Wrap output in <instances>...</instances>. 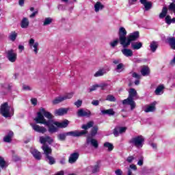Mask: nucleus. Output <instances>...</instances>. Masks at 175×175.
Masks as SVG:
<instances>
[{
  "label": "nucleus",
  "mask_w": 175,
  "mask_h": 175,
  "mask_svg": "<svg viewBox=\"0 0 175 175\" xmlns=\"http://www.w3.org/2000/svg\"><path fill=\"white\" fill-rule=\"evenodd\" d=\"M9 166V164L6 163V161H5V159L0 156V167L1 169H5Z\"/></svg>",
  "instance_id": "obj_30"
},
{
  "label": "nucleus",
  "mask_w": 175,
  "mask_h": 175,
  "mask_svg": "<svg viewBox=\"0 0 175 175\" xmlns=\"http://www.w3.org/2000/svg\"><path fill=\"white\" fill-rule=\"evenodd\" d=\"M74 105L75 106H77V107H81V105H83V100H78L77 101H76Z\"/></svg>",
  "instance_id": "obj_50"
},
{
  "label": "nucleus",
  "mask_w": 175,
  "mask_h": 175,
  "mask_svg": "<svg viewBox=\"0 0 175 175\" xmlns=\"http://www.w3.org/2000/svg\"><path fill=\"white\" fill-rule=\"evenodd\" d=\"M129 143L132 146H135L137 148H139V147H143V144H144V137L142 135H138L131 138L129 141Z\"/></svg>",
  "instance_id": "obj_5"
},
{
  "label": "nucleus",
  "mask_w": 175,
  "mask_h": 175,
  "mask_svg": "<svg viewBox=\"0 0 175 175\" xmlns=\"http://www.w3.org/2000/svg\"><path fill=\"white\" fill-rule=\"evenodd\" d=\"M53 23V18H50V17H48V18H46L44 21V23H43V25L44 26H46V25H50L51 23Z\"/></svg>",
  "instance_id": "obj_41"
},
{
  "label": "nucleus",
  "mask_w": 175,
  "mask_h": 175,
  "mask_svg": "<svg viewBox=\"0 0 175 175\" xmlns=\"http://www.w3.org/2000/svg\"><path fill=\"white\" fill-rule=\"evenodd\" d=\"M12 113H10V107H9V103H4L1 105L0 113L5 118H10L14 114V109H11Z\"/></svg>",
  "instance_id": "obj_3"
},
{
  "label": "nucleus",
  "mask_w": 175,
  "mask_h": 175,
  "mask_svg": "<svg viewBox=\"0 0 175 175\" xmlns=\"http://www.w3.org/2000/svg\"><path fill=\"white\" fill-rule=\"evenodd\" d=\"M23 88L25 91H31V88L29 85H23Z\"/></svg>",
  "instance_id": "obj_59"
},
{
  "label": "nucleus",
  "mask_w": 175,
  "mask_h": 175,
  "mask_svg": "<svg viewBox=\"0 0 175 175\" xmlns=\"http://www.w3.org/2000/svg\"><path fill=\"white\" fill-rule=\"evenodd\" d=\"M118 43H120V40L118 38L114 40L113 42H110V46L113 48L116 47V46L118 45Z\"/></svg>",
  "instance_id": "obj_43"
},
{
  "label": "nucleus",
  "mask_w": 175,
  "mask_h": 175,
  "mask_svg": "<svg viewBox=\"0 0 175 175\" xmlns=\"http://www.w3.org/2000/svg\"><path fill=\"white\" fill-rule=\"evenodd\" d=\"M42 150L44 151L45 157H49V155H51L53 152V150L47 144L42 145Z\"/></svg>",
  "instance_id": "obj_15"
},
{
  "label": "nucleus",
  "mask_w": 175,
  "mask_h": 175,
  "mask_svg": "<svg viewBox=\"0 0 175 175\" xmlns=\"http://www.w3.org/2000/svg\"><path fill=\"white\" fill-rule=\"evenodd\" d=\"M36 14H38V11H36L34 12H33L31 14L29 15L30 18H33V17H35V16H36Z\"/></svg>",
  "instance_id": "obj_62"
},
{
  "label": "nucleus",
  "mask_w": 175,
  "mask_h": 175,
  "mask_svg": "<svg viewBox=\"0 0 175 175\" xmlns=\"http://www.w3.org/2000/svg\"><path fill=\"white\" fill-rule=\"evenodd\" d=\"M100 169V166H99V163H96V165L92 167V173H98Z\"/></svg>",
  "instance_id": "obj_39"
},
{
  "label": "nucleus",
  "mask_w": 175,
  "mask_h": 175,
  "mask_svg": "<svg viewBox=\"0 0 175 175\" xmlns=\"http://www.w3.org/2000/svg\"><path fill=\"white\" fill-rule=\"evenodd\" d=\"M164 89L165 86H163V85H160L156 88L154 94L156 95H161V93L162 92V91H163Z\"/></svg>",
  "instance_id": "obj_33"
},
{
  "label": "nucleus",
  "mask_w": 175,
  "mask_h": 175,
  "mask_svg": "<svg viewBox=\"0 0 175 175\" xmlns=\"http://www.w3.org/2000/svg\"><path fill=\"white\" fill-rule=\"evenodd\" d=\"M101 113L103 115L107 114L108 116H114L116 114V112L113 109H109L102 110Z\"/></svg>",
  "instance_id": "obj_28"
},
{
  "label": "nucleus",
  "mask_w": 175,
  "mask_h": 175,
  "mask_svg": "<svg viewBox=\"0 0 175 175\" xmlns=\"http://www.w3.org/2000/svg\"><path fill=\"white\" fill-rule=\"evenodd\" d=\"M158 42L156 41H152L150 44V51H152V53H155V51H157V49H158Z\"/></svg>",
  "instance_id": "obj_29"
},
{
  "label": "nucleus",
  "mask_w": 175,
  "mask_h": 175,
  "mask_svg": "<svg viewBox=\"0 0 175 175\" xmlns=\"http://www.w3.org/2000/svg\"><path fill=\"white\" fill-rule=\"evenodd\" d=\"M169 10H172L173 12H175V3H172L169 5Z\"/></svg>",
  "instance_id": "obj_53"
},
{
  "label": "nucleus",
  "mask_w": 175,
  "mask_h": 175,
  "mask_svg": "<svg viewBox=\"0 0 175 175\" xmlns=\"http://www.w3.org/2000/svg\"><path fill=\"white\" fill-rule=\"evenodd\" d=\"M53 125H55L57 128H68L69 125V120H64L63 122H53Z\"/></svg>",
  "instance_id": "obj_13"
},
{
  "label": "nucleus",
  "mask_w": 175,
  "mask_h": 175,
  "mask_svg": "<svg viewBox=\"0 0 175 175\" xmlns=\"http://www.w3.org/2000/svg\"><path fill=\"white\" fill-rule=\"evenodd\" d=\"M135 159V157L133 156H129L127 157L126 161L129 162V163H132V161Z\"/></svg>",
  "instance_id": "obj_54"
},
{
  "label": "nucleus",
  "mask_w": 175,
  "mask_h": 175,
  "mask_svg": "<svg viewBox=\"0 0 175 175\" xmlns=\"http://www.w3.org/2000/svg\"><path fill=\"white\" fill-rule=\"evenodd\" d=\"M139 38H140V33L139 32V31H136L130 33L126 37V40L124 42L123 47L124 49H126V47H128L129 46H131V43H132V42L136 41V40L139 39Z\"/></svg>",
  "instance_id": "obj_4"
},
{
  "label": "nucleus",
  "mask_w": 175,
  "mask_h": 175,
  "mask_svg": "<svg viewBox=\"0 0 175 175\" xmlns=\"http://www.w3.org/2000/svg\"><path fill=\"white\" fill-rule=\"evenodd\" d=\"M167 14V7H163L161 13L159 14V18H165Z\"/></svg>",
  "instance_id": "obj_34"
},
{
  "label": "nucleus",
  "mask_w": 175,
  "mask_h": 175,
  "mask_svg": "<svg viewBox=\"0 0 175 175\" xmlns=\"http://www.w3.org/2000/svg\"><path fill=\"white\" fill-rule=\"evenodd\" d=\"M96 88H99V85H94L92 86V88L89 89V91L90 92H92V91H96Z\"/></svg>",
  "instance_id": "obj_51"
},
{
  "label": "nucleus",
  "mask_w": 175,
  "mask_h": 175,
  "mask_svg": "<svg viewBox=\"0 0 175 175\" xmlns=\"http://www.w3.org/2000/svg\"><path fill=\"white\" fill-rule=\"evenodd\" d=\"M116 175H122V170L118 169L115 171Z\"/></svg>",
  "instance_id": "obj_60"
},
{
  "label": "nucleus",
  "mask_w": 175,
  "mask_h": 175,
  "mask_svg": "<svg viewBox=\"0 0 175 175\" xmlns=\"http://www.w3.org/2000/svg\"><path fill=\"white\" fill-rule=\"evenodd\" d=\"M46 159H48L49 165H54L55 163V159L51 156L45 157Z\"/></svg>",
  "instance_id": "obj_37"
},
{
  "label": "nucleus",
  "mask_w": 175,
  "mask_h": 175,
  "mask_svg": "<svg viewBox=\"0 0 175 175\" xmlns=\"http://www.w3.org/2000/svg\"><path fill=\"white\" fill-rule=\"evenodd\" d=\"M25 0H18V5L19 6H24V3Z\"/></svg>",
  "instance_id": "obj_63"
},
{
  "label": "nucleus",
  "mask_w": 175,
  "mask_h": 175,
  "mask_svg": "<svg viewBox=\"0 0 175 175\" xmlns=\"http://www.w3.org/2000/svg\"><path fill=\"white\" fill-rule=\"evenodd\" d=\"M77 115L78 117H87L88 118H90V117L92 116V113L91 111L88 109L84 110V109H80L77 111Z\"/></svg>",
  "instance_id": "obj_10"
},
{
  "label": "nucleus",
  "mask_w": 175,
  "mask_h": 175,
  "mask_svg": "<svg viewBox=\"0 0 175 175\" xmlns=\"http://www.w3.org/2000/svg\"><path fill=\"white\" fill-rule=\"evenodd\" d=\"M66 136H68V133H59L57 135V139L60 140V142H65L66 140Z\"/></svg>",
  "instance_id": "obj_32"
},
{
  "label": "nucleus",
  "mask_w": 175,
  "mask_h": 175,
  "mask_svg": "<svg viewBox=\"0 0 175 175\" xmlns=\"http://www.w3.org/2000/svg\"><path fill=\"white\" fill-rule=\"evenodd\" d=\"M92 105H93V106H99V100H93L92 101Z\"/></svg>",
  "instance_id": "obj_55"
},
{
  "label": "nucleus",
  "mask_w": 175,
  "mask_h": 175,
  "mask_svg": "<svg viewBox=\"0 0 175 175\" xmlns=\"http://www.w3.org/2000/svg\"><path fill=\"white\" fill-rule=\"evenodd\" d=\"M63 98L64 100H66V99H72V98H73V93H68L66 96H64Z\"/></svg>",
  "instance_id": "obj_47"
},
{
  "label": "nucleus",
  "mask_w": 175,
  "mask_h": 175,
  "mask_svg": "<svg viewBox=\"0 0 175 175\" xmlns=\"http://www.w3.org/2000/svg\"><path fill=\"white\" fill-rule=\"evenodd\" d=\"M40 143H41V144H43V146H44V144H46V143H47V136L40 137Z\"/></svg>",
  "instance_id": "obj_44"
},
{
  "label": "nucleus",
  "mask_w": 175,
  "mask_h": 175,
  "mask_svg": "<svg viewBox=\"0 0 175 175\" xmlns=\"http://www.w3.org/2000/svg\"><path fill=\"white\" fill-rule=\"evenodd\" d=\"M128 128L125 126H116L113 129V134L115 136V137H118L120 136V134L125 133L126 132V130Z\"/></svg>",
  "instance_id": "obj_7"
},
{
  "label": "nucleus",
  "mask_w": 175,
  "mask_h": 175,
  "mask_svg": "<svg viewBox=\"0 0 175 175\" xmlns=\"http://www.w3.org/2000/svg\"><path fill=\"white\" fill-rule=\"evenodd\" d=\"M94 126V122L90 121L86 124H83L81 126V129H84L83 131H85L87 133H88V129L90 128H92Z\"/></svg>",
  "instance_id": "obj_23"
},
{
  "label": "nucleus",
  "mask_w": 175,
  "mask_h": 175,
  "mask_svg": "<svg viewBox=\"0 0 175 175\" xmlns=\"http://www.w3.org/2000/svg\"><path fill=\"white\" fill-rule=\"evenodd\" d=\"M165 21L168 25H170V24H172V17L170 16V15H167L165 16Z\"/></svg>",
  "instance_id": "obj_46"
},
{
  "label": "nucleus",
  "mask_w": 175,
  "mask_h": 175,
  "mask_svg": "<svg viewBox=\"0 0 175 175\" xmlns=\"http://www.w3.org/2000/svg\"><path fill=\"white\" fill-rule=\"evenodd\" d=\"M122 53L123 55H125V57H132V55H133V51L129 49L124 48L122 49Z\"/></svg>",
  "instance_id": "obj_25"
},
{
  "label": "nucleus",
  "mask_w": 175,
  "mask_h": 175,
  "mask_svg": "<svg viewBox=\"0 0 175 175\" xmlns=\"http://www.w3.org/2000/svg\"><path fill=\"white\" fill-rule=\"evenodd\" d=\"M157 105V101H154L146 107L144 109L145 113H152L156 110L155 106Z\"/></svg>",
  "instance_id": "obj_16"
},
{
  "label": "nucleus",
  "mask_w": 175,
  "mask_h": 175,
  "mask_svg": "<svg viewBox=\"0 0 175 175\" xmlns=\"http://www.w3.org/2000/svg\"><path fill=\"white\" fill-rule=\"evenodd\" d=\"M84 135H87L86 131H74L67 132V136H72V137H80L81 136H84Z\"/></svg>",
  "instance_id": "obj_9"
},
{
  "label": "nucleus",
  "mask_w": 175,
  "mask_h": 175,
  "mask_svg": "<svg viewBox=\"0 0 175 175\" xmlns=\"http://www.w3.org/2000/svg\"><path fill=\"white\" fill-rule=\"evenodd\" d=\"M46 142L49 143V144H51V143L54 142V139H53V138H51L50 136H46Z\"/></svg>",
  "instance_id": "obj_52"
},
{
  "label": "nucleus",
  "mask_w": 175,
  "mask_h": 175,
  "mask_svg": "<svg viewBox=\"0 0 175 175\" xmlns=\"http://www.w3.org/2000/svg\"><path fill=\"white\" fill-rule=\"evenodd\" d=\"M145 10L148 11L151 8H152V3L151 1H148L144 4Z\"/></svg>",
  "instance_id": "obj_38"
},
{
  "label": "nucleus",
  "mask_w": 175,
  "mask_h": 175,
  "mask_svg": "<svg viewBox=\"0 0 175 175\" xmlns=\"http://www.w3.org/2000/svg\"><path fill=\"white\" fill-rule=\"evenodd\" d=\"M79 157H80V154H79V152L72 153L68 158V163L71 164L75 163L79 159Z\"/></svg>",
  "instance_id": "obj_12"
},
{
  "label": "nucleus",
  "mask_w": 175,
  "mask_h": 175,
  "mask_svg": "<svg viewBox=\"0 0 175 175\" xmlns=\"http://www.w3.org/2000/svg\"><path fill=\"white\" fill-rule=\"evenodd\" d=\"M33 131L36 132H38V133H46L47 132V129L44 126H40L38 124H31Z\"/></svg>",
  "instance_id": "obj_11"
},
{
  "label": "nucleus",
  "mask_w": 175,
  "mask_h": 175,
  "mask_svg": "<svg viewBox=\"0 0 175 175\" xmlns=\"http://www.w3.org/2000/svg\"><path fill=\"white\" fill-rule=\"evenodd\" d=\"M125 69V66L124 64L120 63L117 65L116 70H120V72H122Z\"/></svg>",
  "instance_id": "obj_42"
},
{
  "label": "nucleus",
  "mask_w": 175,
  "mask_h": 175,
  "mask_svg": "<svg viewBox=\"0 0 175 175\" xmlns=\"http://www.w3.org/2000/svg\"><path fill=\"white\" fill-rule=\"evenodd\" d=\"M105 100H108L109 102H116L117 99L116 98V97H114V96L109 94L107 96Z\"/></svg>",
  "instance_id": "obj_40"
},
{
  "label": "nucleus",
  "mask_w": 175,
  "mask_h": 175,
  "mask_svg": "<svg viewBox=\"0 0 175 175\" xmlns=\"http://www.w3.org/2000/svg\"><path fill=\"white\" fill-rule=\"evenodd\" d=\"M135 96H137V92L135 88H130L129 96L127 98L122 100V105L131 106V110H133L136 107V103L133 100Z\"/></svg>",
  "instance_id": "obj_2"
},
{
  "label": "nucleus",
  "mask_w": 175,
  "mask_h": 175,
  "mask_svg": "<svg viewBox=\"0 0 175 175\" xmlns=\"http://www.w3.org/2000/svg\"><path fill=\"white\" fill-rule=\"evenodd\" d=\"M7 58L10 62H16L17 59V53H14V50L10 49L7 51Z\"/></svg>",
  "instance_id": "obj_8"
},
{
  "label": "nucleus",
  "mask_w": 175,
  "mask_h": 175,
  "mask_svg": "<svg viewBox=\"0 0 175 175\" xmlns=\"http://www.w3.org/2000/svg\"><path fill=\"white\" fill-rule=\"evenodd\" d=\"M104 8H105V5H103V3H100V1H97L94 5V10L96 13H98L99 10H102Z\"/></svg>",
  "instance_id": "obj_26"
},
{
  "label": "nucleus",
  "mask_w": 175,
  "mask_h": 175,
  "mask_svg": "<svg viewBox=\"0 0 175 175\" xmlns=\"http://www.w3.org/2000/svg\"><path fill=\"white\" fill-rule=\"evenodd\" d=\"M65 98L63 96H57L53 101V105H58V103H61V102H64Z\"/></svg>",
  "instance_id": "obj_31"
},
{
  "label": "nucleus",
  "mask_w": 175,
  "mask_h": 175,
  "mask_svg": "<svg viewBox=\"0 0 175 175\" xmlns=\"http://www.w3.org/2000/svg\"><path fill=\"white\" fill-rule=\"evenodd\" d=\"M126 29H125L124 27H121L119 29L118 31V36H119V40L120 44H122V46H124L125 44V42H126Z\"/></svg>",
  "instance_id": "obj_6"
},
{
  "label": "nucleus",
  "mask_w": 175,
  "mask_h": 175,
  "mask_svg": "<svg viewBox=\"0 0 175 175\" xmlns=\"http://www.w3.org/2000/svg\"><path fill=\"white\" fill-rule=\"evenodd\" d=\"M150 67L148 66H143L141 69V74L143 76H148L150 75Z\"/></svg>",
  "instance_id": "obj_22"
},
{
  "label": "nucleus",
  "mask_w": 175,
  "mask_h": 175,
  "mask_svg": "<svg viewBox=\"0 0 175 175\" xmlns=\"http://www.w3.org/2000/svg\"><path fill=\"white\" fill-rule=\"evenodd\" d=\"M54 116L51 113L46 111L43 107L40 109V111L37 113V117L34 119L36 124H43L48 126V131L49 133H55L58 132V127H55L53 124Z\"/></svg>",
  "instance_id": "obj_1"
},
{
  "label": "nucleus",
  "mask_w": 175,
  "mask_h": 175,
  "mask_svg": "<svg viewBox=\"0 0 175 175\" xmlns=\"http://www.w3.org/2000/svg\"><path fill=\"white\" fill-rule=\"evenodd\" d=\"M30 152L36 161H40L42 159V153L37 149H31Z\"/></svg>",
  "instance_id": "obj_14"
},
{
  "label": "nucleus",
  "mask_w": 175,
  "mask_h": 175,
  "mask_svg": "<svg viewBox=\"0 0 175 175\" xmlns=\"http://www.w3.org/2000/svg\"><path fill=\"white\" fill-rule=\"evenodd\" d=\"M29 44L30 47H32V46H33V44H35V40H33V38H31L29 41Z\"/></svg>",
  "instance_id": "obj_58"
},
{
  "label": "nucleus",
  "mask_w": 175,
  "mask_h": 175,
  "mask_svg": "<svg viewBox=\"0 0 175 175\" xmlns=\"http://www.w3.org/2000/svg\"><path fill=\"white\" fill-rule=\"evenodd\" d=\"M68 111H69V108H60L55 111V114L57 116H65V114H68Z\"/></svg>",
  "instance_id": "obj_18"
},
{
  "label": "nucleus",
  "mask_w": 175,
  "mask_h": 175,
  "mask_svg": "<svg viewBox=\"0 0 175 175\" xmlns=\"http://www.w3.org/2000/svg\"><path fill=\"white\" fill-rule=\"evenodd\" d=\"M103 146L105 148H108V151H113L114 150V145L110 142H105Z\"/></svg>",
  "instance_id": "obj_35"
},
{
  "label": "nucleus",
  "mask_w": 175,
  "mask_h": 175,
  "mask_svg": "<svg viewBox=\"0 0 175 175\" xmlns=\"http://www.w3.org/2000/svg\"><path fill=\"white\" fill-rule=\"evenodd\" d=\"M103 70H100L94 74V77H100V76H103Z\"/></svg>",
  "instance_id": "obj_48"
},
{
  "label": "nucleus",
  "mask_w": 175,
  "mask_h": 175,
  "mask_svg": "<svg viewBox=\"0 0 175 175\" xmlns=\"http://www.w3.org/2000/svg\"><path fill=\"white\" fill-rule=\"evenodd\" d=\"M31 102L34 106H36L38 105V99L36 98H31Z\"/></svg>",
  "instance_id": "obj_57"
},
{
  "label": "nucleus",
  "mask_w": 175,
  "mask_h": 175,
  "mask_svg": "<svg viewBox=\"0 0 175 175\" xmlns=\"http://www.w3.org/2000/svg\"><path fill=\"white\" fill-rule=\"evenodd\" d=\"M33 51L35 54H38V47H39V42H35L34 44L33 45Z\"/></svg>",
  "instance_id": "obj_49"
},
{
  "label": "nucleus",
  "mask_w": 175,
  "mask_h": 175,
  "mask_svg": "<svg viewBox=\"0 0 175 175\" xmlns=\"http://www.w3.org/2000/svg\"><path fill=\"white\" fill-rule=\"evenodd\" d=\"M143 47V42H136L131 43V49L133 50H140Z\"/></svg>",
  "instance_id": "obj_20"
},
{
  "label": "nucleus",
  "mask_w": 175,
  "mask_h": 175,
  "mask_svg": "<svg viewBox=\"0 0 175 175\" xmlns=\"http://www.w3.org/2000/svg\"><path fill=\"white\" fill-rule=\"evenodd\" d=\"M55 175H65V172L63 170L57 172Z\"/></svg>",
  "instance_id": "obj_64"
},
{
  "label": "nucleus",
  "mask_w": 175,
  "mask_h": 175,
  "mask_svg": "<svg viewBox=\"0 0 175 175\" xmlns=\"http://www.w3.org/2000/svg\"><path fill=\"white\" fill-rule=\"evenodd\" d=\"M9 39L12 40V42H14L16 39H17V33L16 31H12L11 34L9 36Z\"/></svg>",
  "instance_id": "obj_36"
},
{
  "label": "nucleus",
  "mask_w": 175,
  "mask_h": 175,
  "mask_svg": "<svg viewBox=\"0 0 175 175\" xmlns=\"http://www.w3.org/2000/svg\"><path fill=\"white\" fill-rule=\"evenodd\" d=\"M107 87V83H102L98 85V88H100L101 90H105Z\"/></svg>",
  "instance_id": "obj_56"
},
{
  "label": "nucleus",
  "mask_w": 175,
  "mask_h": 175,
  "mask_svg": "<svg viewBox=\"0 0 175 175\" xmlns=\"http://www.w3.org/2000/svg\"><path fill=\"white\" fill-rule=\"evenodd\" d=\"M29 27V20H28V18H23L21 22V27L27 29Z\"/></svg>",
  "instance_id": "obj_21"
},
{
  "label": "nucleus",
  "mask_w": 175,
  "mask_h": 175,
  "mask_svg": "<svg viewBox=\"0 0 175 175\" xmlns=\"http://www.w3.org/2000/svg\"><path fill=\"white\" fill-rule=\"evenodd\" d=\"M133 77H134L135 79H140V75H139L136 72H133L132 75Z\"/></svg>",
  "instance_id": "obj_61"
},
{
  "label": "nucleus",
  "mask_w": 175,
  "mask_h": 175,
  "mask_svg": "<svg viewBox=\"0 0 175 175\" xmlns=\"http://www.w3.org/2000/svg\"><path fill=\"white\" fill-rule=\"evenodd\" d=\"M13 155H12V159L13 161H14L15 162H18V161H20V157H18V155L14 154V150L12 151Z\"/></svg>",
  "instance_id": "obj_45"
},
{
  "label": "nucleus",
  "mask_w": 175,
  "mask_h": 175,
  "mask_svg": "<svg viewBox=\"0 0 175 175\" xmlns=\"http://www.w3.org/2000/svg\"><path fill=\"white\" fill-rule=\"evenodd\" d=\"M98 129L99 128L98 127V126H93L90 131V134L88 136V137H90V139L95 137V136H96V135L98 134Z\"/></svg>",
  "instance_id": "obj_19"
},
{
  "label": "nucleus",
  "mask_w": 175,
  "mask_h": 175,
  "mask_svg": "<svg viewBox=\"0 0 175 175\" xmlns=\"http://www.w3.org/2000/svg\"><path fill=\"white\" fill-rule=\"evenodd\" d=\"M167 40L170 46V48L172 50H175V38L174 37H170L167 38Z\"/></svg>",
  "instance_id": "obj_27"
},
{
  "label": "nucleus",
  "mask_w": 175,
  "mask_h": 175,
  "mask_svg": "<svg viewBox=\"0 0 175 175\" xmlns=\"http://www.w3.org/2000/svg\"><path fill=\"white\" fill-rule=\"evenodd\" d=\"M86 142L88 144H90V143L91 145L95 148H98V147H99L98 140L91 138V137H87Z\"/></svg>",
  "instance_id": "obj_17"
},
{
  "label": "nucleus",
  "mask_w": 175,
  "mask_h": 175,
  "mask_svg": "<svg viewBox=\"0 0 175 175\" xmlns=\"http://www.w3.org/2000/svg\"><path fill=\"white\" fill-rule=\"evenodd\" d=\"M14 135V133L13 131H9L8 134L3 137V142L5 143H10L12 142V137H13Z\"/></svg>",
  "instance_id": "obj_24"
}]
</instances>
